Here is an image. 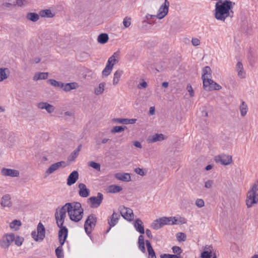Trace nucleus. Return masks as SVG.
I'll use <instances>...</instances> for the list:
<instances>
[{
    "label": "nucleus",
    "instance_id": "nucleus-1",
    "mask_svg": "<svg viewBox=\"0 0 258 258\" xmlns=\"http://www.w3.org/2000/svg\"><path fill=\"white\" fill-rule=\"evenodd\" d=\"M235 3L230 0H220L215 5L213 10L214 18L218 21L225 23L226 20L233 17V8Z\"/></svg>",
    "mask_w": 258,
    "mask_h": 258
},
{
    "label": "nucleus",
    "instance_id": "nucleus-2",
    "mask_svg": "<svg viewBox=\"0 0 258 258\" xmlns=\"http://www.w3.org/2000/svg\"><path fill=\"white\" fill-rule=\"evenodd\" d=\"M68 213V206L67 203L60 208H57L55 213V218L57 226L60 228L58 232V237L60 245L62 246L68 236V229L63 226L64 219Z\"/></svg>",
    "mask_w": 258,
    "mask_h": 258
},
{
    "label": "nucleus",
    "instance_id": "nucleus-3",
    "mask_svg": "<svg viewBox=\"0 0 258 258\" xmlns=\"http://www.w3.org/2000/svg\"><path fill=\"white\" fill-rule=\"evenodd\" d=\"M202 72V79L203 87L205 90L211 91L221 89V86L212 80V71L209 67H204Z\"/></svg>",
    "mask_w": 258,
    "mask_h": 258
},
{
    "label": "nucleus",
    "instance_id": "nucleus-4",
    "mask_svg": "<svg viewBox=\"0 0 258 258\" xmlns=\"http://www.w3.org/2000/svg\"><path fill=\"white\" fill-rule=\"evenodd\" d=\"M68 214L71 220L77 222L83 218L84 210L80 203H68Z\"/></svg>",
    "mask_w": 258,
    "mask_h": 258
},
{
    "label": "nucleus",
    "instance_id": "nucleus-5",
    "mask_svg": "<svg viewBox=\"0 0 258 258\" xmlns=\"http://www.w3.org/2000/svg\"><path fill=\"white\" fill-rule=\"evenodd\" d=\"M245 203L248 208L258 203V181H255L248 191Z\"/></svg>",
    "mask_w": 258,
    "mask_h": 258
},
{
    "label": "nucleus",
    "instance_id": "nucleus-6",
    "mask_svg": "<svg viewBox=\"0 0 258 258\" xmlns=\"http://www.w3.org/2000/svg\"><path fill=\"white\" fill-rule=\"evenodd\" d=\"M32 237L35 241H41L45 237V229L41 222H39L37 227V232L33 231L31 233Z\"/></svg>",
    "mask_w": 258,
    "mask_h": 258
},
{
    "label": "nucleus",
    "instance_id": "nucleus-7",
    "mask_svg": "<svg viewBox=\"0 0 258 258\" xmlns=\"http://www.w3.org/2000/svg\"><path fill=\"white\" fill-rule=\"evenodd\" d=\"M15 239V235L13 233L5 234L0 238V246L3 249H8Z\"/></svg>",
    "mask_w": 258,
    "mask_h": 258
},
{
    "label": "nucleus",
    "instance_id": "nucleus-8",
    "mask_svg": "<svg viewBox=\"0 0 258 258\" xmlns=\"http://www.w3.org/2000/svg\"><path fill=\"white\" fill-rule=\"evenodd\" d=\"M97 218L94 215H89L85 221L84 228L86 232L89 234L96 225Z\"/></svg>",
    "mask_w": 258,
    "mask_h": 258
},
{
    "label": "nucleus",
    "instance_id": "nucleus-9",
    "mask_svg": "<svg viewBox=\"0 0 258 258\" xmlns=\"http://www.w3.org/2000/svg\"><path fill=\"white\" fill-rule=\"evenodd\" d=\"M103 199V195L98 192L97 197H91L87 200V203L92 208H97L101 204Z\"/></svg>",
    "mask_w": 258,
    "mask_h": 258
},
{
    "label": "nucleus",
    "instance_id": "nucleus-10",
    "mask_svg": "<svg viewBox=\"0 0 258 258\" xmlns=\"http://www.w3.org/2000/svg\"><path fill=\"white\" fill-rule=\"evenodd\" d=\"M169 2L167 0H165L164 3L158 9L157 18L161 20L163 19L168 13Z\"/></svg>",
    "mask_w": 258,
    "mask_h": 258
},
{
    "label": "nucleus",
    "instance_id": "nucleus-11",
    "mask_svg": "<svg viewBox=\"0 0 258 258\" xmlns=\"http://www.w3.org/2000/svg\"><path fill=\"white\" fill-rule=\"evenodd\" d=\"M214 160L217 163H220L223 165H228L232 162V157L231 155L223 154L216 156Z\"/></svg>",
    "mask_w": 258,
    "mask_h": 258
},
{
    "label": "nucleus",
    "instance_id": "nucleus-12",
    "mask_svg": "<svg viewBox=\"0 0 258 258\" xmlns=\"http://www.w3.org/2000/svg\"><path fill=\"white\" fill-rule=\"evenodd\" d=\"M120 213L121 216L127 221H131L134 219L133 211L130 208L121 207H120Z\"/></svg>",
    "mask_w": 258,
    "mask_h": 258
},
{
    "label": "nucleus",
    "instance_id": "nucleus-13",
    "mask_svg": "<svg viewBox=\"0 0 258 258\" xmlns=\"http://www.w3.org/2000/svg\"><path fill=\"white\" fill-rule=\"evenodd\" d=\"M67 166L66 162L60 161L52 164L45 171L46 176H48L60 167L64 168Z\"/></svg>",
    "mask_w": 258,
    "mask_h": 258
},
{
    "label": "nucleus",
    "instance_id": "nucleus-14",
    "mask_svg": "<svg viewBox=\"0 0 258 258\" xmlns=\"http://www.w3.org/2000/svg\"><path fill=\"white\" fill-rule=\"evenodd\" d=\"M202 258H216V253L213 252L212 246L207 245L204 248V251L201 254Z\"/></svg>",
    "mask_w": 258,
    "mask_h": 258
},
{
    "label": "nucleus",
    "instance_id": "nucleus-15",
    "mask_svg": "<svg viewBox=\"0 0 258 258\" xmlns=\"http://www.w3.org/2000/svg\"><path fill=\"white\" fill-rule=\"evenodd\" d=\"M1 174L5 176L18 177L19 171L17 170L3 168L1 171Z\"/></svg>",
    "mask_w": 258,
    "mask_h": 258
},
{
    "label": "nucleus",
    "instance_id": "nucleus-16",
    "mask_svg": "<svg viewBox=\"0 0 258 258\" xmlns=\"http://www.w3.org/2000/svg\"><path fill=\"white\" fill-rule=\"evenodd\" d=\"M166 139L164 135L162 134H155L152 136H149L147 139V142L149 144H152L158 141H162Z\"/></svg>",
    "mask_w": 258,
    "mask_h": 258
},
{
    "label": "nucleus",
    "instance_id": "nucleus-17",
    "mask_svg": "<svg viewBox=\"0 0 258 258\" xmlns=\"http://www.w3.org/2000/svg\"><path fill=\"white\" fill-rule=\"evenodd\" d=\"M37 107L40 109H45L49 113L53 112L55 110L54 106L47 102H39L37 104Z\"/></svg>",
    "mask_w": 258,
    "mask_h": 258
},
{
    "label": "nucleus",
    "instance_id": "nucleus-18",
    "mask_svg": "<svg viewBox=\"0 0 258 258\" xmlns=\"http://www.w3.org/2000/svg\"><path fill=\"white\" fill-rule=\"evenodd\" d=\"M120 51L115 52L108 59L107 65L113 68L114 65L118 62Z\"/></svg>",
    "mask_w": 258,
    "mask_h": 258
},
{
    "label": "nucleus",
    "instance_id": "nucleus-19",
    "mask_svg": "<svg viewBox=\"0 0 258 258\" xmlns=\"http://www.w3.org/2000/svg\"><path fill=\"white\" fill-rule=\"evenodd\" d=\"M159 219L162 227L165 225L176 224L177 219L174 217H163Z\"/></svg>",
    "mask_w": 258,
    "mask_h": 258
},
{
    "label": "nucleus",
    "instance_id": "nucleus-20",
    "mask_svg": "<svg viewBox=\"0 0 258 258\" xmlns=\"http://www.w3.org/2000/svg\"><path fill=\"white\" fill-rule=\"evenodd\" d=\"M79 188V196L82 198H87L90 195V190L87 188L86 185L83 183H79L78 185Z\"/></svg>",
    "mask_w": 258,
    "mask_h": 258
},
{
    "label": "nucleus",
    "instance_id": "nucleus-21",
    "mask_svg": "<svg viewBox=\"0 0 258 258\" xmlns=\"http://www.w3.org/2000/svg\"><path fill=\"white\" fill-rule=\"evenodd\" d=\"M79 173L77 171H73L71 173L67 178V183L68 185L71 186L75 183L79 178Z\"/></svg>",
    "mask_w": 258,
    "mask_h": 258
},
{
    "label": "nucleus",
    "instance_id": "nucleus-22",
    "mask_svg": "<svg viewBox=\"0 0 258 258\" xmlns=\"http://www.w3.org/2000/svg\"><path fill=\"white\" fill-rule=\"evenodd\" d=\"M12 203L11 201V197L9 194H6L4 195L1 201V205L3 207H11Z\"/></svg>",
    "mask_w": 258,
    "mask_h": 258
},
{
    "label": "nucleus",
    "instance_id": "nucleus-23",
    "mask_svg": "<svg viewBox=\"0 0 258 258\" xmlns=\"http://www.w3.org/2000/svg\"><path fill=\"white\" fill-rule=\"evenodd\" d=\"M79 85L76 82H71L68 83H63L61 88L65 92H69L72 90L77 89L79 88Z\"/></svg>",
    "mask_w": 258,
    "mask_h": 258
},
{
    "label": "nucleus",
    "instance_id": "nucleus-24",
    "mask_svg": "<svg viewBox=\"0 0 258 258\" xmlns=\"http://www.w3.org/2000/svg\"><path fill=\"white\" fill-rule=\"evenodd\" d=\"M115 177L120 181L129 182L131 180L130 174L127 173H117L114 175Z\"/></svg>",
    "mask_w": 258,
    "mask_h": 258
},
{
    "label": "nucleus",
    "instance_id": "nucleus-25",
    "mask_svg": "<svg viewBox=\"0 0 258 258\" xmlns=\"http://www.w3.org/2000/svg\"><path fill=\"white\" fill-rule=\"evenodd\" d=\"M134 226L136 230L142 235L145 233L143 223L141 220L140 219H136L134 223Z\"/></svg>",
    "mask_w": 258,
    "mask_h": 258
},
{
    "label": "nucleus",
    "instance_id": "nucleus-26",
    "mask_svg": "<svg viewBox=\"0 0 258 258\" xmlns=\"http://www.w3.org/2000/svg\"><path fill=\"white\" fill-rule=\"evenodd\" d=\"M119 217L120 215L119 214L114 212L113 213L110 220H108V224L109 225L110 227L109 229L107 231V232L110 230L112 227L115 225V224L118 222V220L119 219Z\"/></svg>",
    "mask_w": 258,
    "mask_h": 258
},
{
    "label": "nucleus",
    "instance_id": "nucleus-27",
    "mask_svg": "<svg viewBox=\"0 0 258 258\" xmlns=\"http://www.w3.org/2000/svg\"><path fill=\"white\" fill-rule=\"evenodd\" d=\"M122 188L119 185L112 184L108 186L106 189V191L108 193L115 194L120 192Z\"/></svg>",
    "mask_w": 258,
    "mask_h": 258
},
{
    "label": "nucleus",
    "instance_id": "nucleus-28",
    "mask_svg": "<svg viewBox=\"0 0 258 258\" xmlns=\"http://www.w3.org/2000/svg\"><path fill=\"white\" fill-rule=\"evenodd\" d=\"M48 77V73L45 72H39L35 74L33 80L34 81H37L41 80H45Z\"/></svg>",
    "mask_w": 258,
    "mask_h": 258
},
{
    "label": "nucleus",
    "instance_id": "nucleus-29",
    "mask_svg": "<svg viewBox=\"0 0 258 258\" xmlns=\"http://www.w3.org/2000/svg\"><path fill=\"white\" fill-rule=\"evenodd\" d=\"M10 74L8 68H0V82L8 79Z\"/></svg>",
    "mask_w": 258,
    "mask_h": 258
},
{
    "label": "nucleus",
    "instance_id": "nucleus-30",
    "mask_svg": "<svg viewBox=\"0 0 258 258\" xmlns=\"http://www.w3.org/2000/svg\"><path fill=\"white\" fill-rule=\"evenodd\" d=\"M105 86L106 83L105 82L99 83L98 86L95 88L94 93L97 96L102 94L105 90Z\"/></svg>",
    "mask_w": 258,
    "mask_h": 258
},
{
    "label": "nucleus",
    "instance_id": "nucleus-31",
    "mask_svg": "<svg viewBox=\"0 0 258 258\" xmlns=\"http://www.w3.org/2000/svg\"><path fill=\"white\" fill-rule=\"evenodd\" d=\"M123 73L122 70H118L114 73L112 82L113 85L115 86L119 83Z\"/></svg>",
    "mask_w": 258,
    "mask_h": 258
},
{
    "label": "nucleus",
    "instance_id": "nucleus-32",
    "mask_svg": "<svg viewBox=\"0 0 258 258\" xmlns=\"http://www.w3.org/2000/svg\"><path fill=\"white\" fill-rule=\"evenodd\" d=\"M236 71L238 73V76L240 78H244L245 77V72L243 71V65L240 61L237 63Z\"/></svg>",
    "mask_w": 258,
    "mask_h": 258
},
{
    "label": "nucleus",
    "instance_id": "nucleus-33",
    "mask_svg": "<svg viewBox=\"0 0 258 258\" xmlns=\"http://www.w3.org/2000/svg\"><path fill=\"white\" fill-rule=\"evenodd\" d=\"M40 16L36 13L30 12L26 15V18L27 20L31 21L33 22H36L39 19Z\"/></svg>",
    "mask_w": 258,
    "mask_h": 258
},
{
    "label": "nucleus",
    "instance_id": "nucleus-34",
    "mask_svg": "<svg viewBox=\"0 0 258 258\" xmlns=\"http://www.w3.org/2000/svg\"><path fill=\"white\" fill-rule=\"evenodd\" d=\"M39 15L43 18H53L55 14L49 9L41 10L39 12Z\"/></svg>",
    "mask_w": 258,
    "mask_h": 258
},
{
    "label": "nucleus",
    "instance_id": "nucleus-35",
    "mask_svg": "<svg viewBox=\"0 0 258 258\" xmlns=\"http://www.w3.org/2000/svg\"><path fill=\"white\" fill-rule=\"evenodd\" d=\"M146 244L149 254L148 258H156L155 253L149 241L147 240L146 241Z\"/></svg>",
    "mask_w": 258,
    "mask_h": 258
},
{
    "label": "nucleus",
    "instance_id": "nucleus-36",
    "mask_svg": "<svg viewBox=\"0 0 258 258\" xmlns=\"http://www.w3.org/2000/svg\"><path fill=\"white\" fill-rule=\"evenodd\" d=\"M109 37L107 34L102 33L100 34L97 38V41L100 44H105L108 40Z\"/></svg>",
    "mask_w": 258,
    "mask_h": 258
},
{
    "label": "nucleus",
    "instance_id": "nucleus-37",
    "mask_svg": "<svg viewBox=\"0 0 258 258\" xmlns=\"http://www.w3.org/2000/svg\"><path fill=\"white\" fill-rule=\"evenodd\" d=\"M138 245L139 248L143 252H145L146 251L145 247L144 237L142 235H140L138 238Z\"/></svg>",
    "mask_w": 258,
    "mask_h": 258
},
{
    "label": "nucleus",
    "instance_id": "nucleus-38",
    "mask_svg": "<svg viewBox=\"0 0 258 258\" xmlns=\"http://www.w3.org/2000/svg\"><path fill=\"white\" fill-rule=\"evenodd\" d=\"M239 109L241 115L242 116H244L246 114L248 110L247 105L244 101H242L241 102L239 106Z\"/></svg>",
    "mask_w": 258,
    "mask_h": 258
},
{
    "label": "nucleus",
    "instance_id": "nucleus-39",
    "mask_svg": "<svg viewBox=\"0 0 258 258\" xmlns=\"http://www.w3.org/2000/svg\"><path fill=\"white\" fill-rule=\"evenodd\" d=\"M47 82L53 87L59 88H61L63 84V83L57 81L54 79H49L47 81Z\"/></svg>",
    "mask_w": 258,
    "mask_h": 258
},
{
    "label": "nucleus",
    "instance_id": "nucleus-40",
    "mask_svg": "<svg viewBox=\"0 0 258 258\" xmlns=\"http://www.w3.org/2000/svg\"><path fill=\"white\" fill-rule=\"evenodd\" d=\"M15 7H25L28 4L27 0H14Z\"/></svg>",
    "mask_w": 258,
    "mask_h": 258
},
{
    "label": "nucleus",
    "instance_id": "nucleus-41",
    "mask_svg": "<svg viewBox=\"0 0 258 258\" xmlns=\"http://www.w3.org/2000/svg\"><path fill=\"white\" fill-rule=\"evenodd\" d=\"M162 227L159 219L154 220L151 225V227L154 230H158Z\"/></svg>",
    "mask_w": 258,
    "mask_h": 258
},
{
    "label": "nucleus",
    "instance_id": "nucleus-42",
    "mask_svg": "<svg viewBox=\"0 0 258 258\" xmlns=\"http://www.w3.org/2000/svg\"><path fill=\"white\" fill-rule=\"evenodd\" d=\"M126 128V126L122 127L121 126H114L111 130L112 134H115L117 133H121L124 131Z\"/></svg>",
    "mask_w": 258,
    "mask_h": 258
},
{
    "label": "nucleus",
    "instance_id": "nucleus-43",
    "mask_svg": "<svg viewBox=\"0 0 258 258\" xmlns=\"http://www.w3.org/2000/svg\"><path fill=\"white\" fill-rule=\"evenodd\" d=\"M21 225V223L20 221L15 220L10 224V227L11 229L17 230Z\"/></svg>",
    "mask_w": 258,
    "mask_h": 258
},
{
    "label": "nucleus",
    "instance_id": "nucleus-44",
    "mask_svg": "<svg viewBox=\"0 0 258 258\" xmlns=\"http://www.w3.org/2000/svg\"><path fill=\"white\" fill-rule=\"evenodd\" d=\"M112 69V68L106 64L105 68L102 71V75L105 77L108 76L111 73Z\"/></svg>",
    "mask_w": 258,
    "mask_h": 258
},
{
    "label": "nucleus",
    "instance_id": "nucleus-45",
    "mask_svg": "<svg viewBox=\"0 0 258 258\" xmlns=\"http://www.w3.org/2000/svg\"><path fill=\"white\" fill-rule=\"evenodd\" d=\"M176 238L178 241H185L186 240V236L184 233L179 232L176 234Z\"/></svg>",
    "mask_w": 258,
    "mask_h": 258
},
{
    "label": "nucleus",
    "instance_id": "nucleus-46",
    "mask_svg": "<svg viewBox=\"0 0 258 258\" xmlns=\"http://www.w3.org/2000/svg\"><path fill=\"white\" fill-rule=\"evenodd\" d=\"M14 0H9V2H6L2 4V7L7 8H10L15 7Z\"/></svg>",
    "mask_w": 258,
    "mask_h": 258
},
{
    "label": "nucleus",
    "instance_id": "nucleus-47",
    "mask_svg": "<svg viewBox=\"0 0 258 258\" xmlns=\"http://www.w3.org/2000/svg\"><path fill=\"white\" fill-rule=\"evenodd\" d=\"M112 120L115 123L127 124V118H114Z\"/></svg>",
    "mask_w": 258,
    "mask_h": 258
},
{
    "label": "nucleus",
    "instance_id": "nucleus-48",
    "mask_svg": "<svg viewBox=\"0 0 258 258\" xmlns=\"http://www.w3.org/2000/svg\"><path fill=\"white\" fill-rule=\"evenodd\" d=\"M89 165L92 168L97 170L98 171H100V164L94 161L89 162Z\"/></svg>",
    "mask_w": 258,
    "mask_h": 258
},
{
    "label": "nucleus",
    "instance_id": "nucleus-49",
    "mask_svg": "<svg viewBox=\"0 0 258 258\" xmlns=\"http://www.w3.org/2000/svg\"><path fill=\"white\" fill-rule=\"evenodd\" d=\"M131 24V18L130 17H125L123 20V25L125 28L130 26Z\"/></svg>",
    "mask_w": 258,
    "mask_h": 258
},
{
    "label": "nucleus",
    "instance_id": "nucleus-50",
    "mask_svg": "<svg viewBox=\"0 0 258 258\" xmlns=\"http://www.w3.org/2000/svg\"><path fill=\"white\" fill-rule=\"evenodd\" d=\"M79 153L76 152V151H74L68 157V161H69L70 162L74 161L77 158V157L79 155Z\"/></svg>",
    "mask_w": 258,
    "mask_h": 258
},
{
    "label": "nucleus",
    "instance_id": "nucleus-51",
    "mask_svg": "<svg viewBox=\"0 0 258 258\" xmlns=\"http://www.w3.org/2000/svg\"><path fill=\"white\" fill-rule=\"evenodd\" d=\"M14 241H15V243L16 245L20 246L22 244L24 239L20 236H17L16 238L15 237Z\"/></svg>",
    "mask_w": 258,
    "mask_h": 258
},
{
    "label": "nucleus",
    "instance_id": "nucleus-52",
    "mask_svg": "<svg viewBox=\"0 0 258 258\" xmlns=\"http://www.w3.org/2000/svg\"><path fill=\"white\" fill-rule=\"evenodd\" d=\"M55 254L57 258L63 257L62 249L61 247H58L55 249Z\"/></svg>",
    "mask_w": 258,
    "mask_h": 258
},
{
    "label": "nucleus",
    "instance_id": "nucleus-53",
    "mask_svg": "<svg viewBox=\"0 0 258 258\" xmlns=\"http://www.w3.org/2000/svg\"><path fill=\"white\" fill-rule=\"evenodd\" d=\"M135 172L138 175L144 176L146 173V171L140 168H136L135 169Z\"/></svg>",
    "mask_w": 258,
    "mask_h": 258
},
{
    "label": "nucleus",
    "instance_id": "nucleus-54",
    "mask_svg": "<svg viewBox=\"0 0 258 258\" xmlns=\"http://www.w3.org/2000/svg\"><path fill=\"white\" fill-rule=\"evenodd\" d=\"M196 205L199 208H202L205 205V202L203 199H198L196 201Z\"/></svg>",
    "mask_w": 258,
    "mask_h": 258
},
{
    "label": "nucleus",
    "instance_id": "nucleus-55",
    "mask_svg": "<svg viewBox=\"0 0 258 258\" xmlns=\"http://www.w3.org/2000/svg\"><path fill=\"white\" fill-rule=\"evenodd\" d=\"M214 184V181L212 180H208L205 183V187L208 189H210L212 187Z\"/></svg>",
    "mask_w": 258,
    "mask_h": 258
},
{
    "label": "nucleus",
    "instance_id": "nucleus-56",
    "mask_svg": "<svg viewBox=\"0 0 258 258\" xmlns=\"http://www.w3.org/2000/svg\"><path fill=\"white\" fill-rule=\"evenodd\" d=\"M191 44L194 46H198L200 45V40L197 38H192L191 39Z\"/></svg>",
    "mask_w": 258,
    "mask_h": 258
},
{
    "label": "nucleus",
    "instance_id": "nucleus-57",
    "mask_svg": "<svg viewBox=\"0 0 258 258\" xmlns=\"http://www.w3.org/2000/svg\"><path fill=\"white\" fill-rule=\"evenodd\" d=\"M172 249L173 252L174 253L179 254L181 253V251H182L181 249L179 246H173Z\"/></svg>",
    "mask_w": 258,
    "mask_h": 258
},
{
    "label": "nucleus",
    "instance_id": "nucleus-58",
    "mask_svg": "<svg viewBox=\"0 0 258 258\" xmlns=\"http://www.w3.org/2000/svg\"><path fill=\"white\" fill-rule=\"evenodd\" d=\"M186 89L189 92L190 96L191 97H194L195 93L192 86L190 85H188L186 87Z\"/></svg>",
    "mask_w": 258,
    "mask_h": 258
},
{
    "label": "nucleus",
    "instance_id": "nucleus-59",
    "mask_svg": "<svg viewBox=\"0 0 258 258\" xmlns=\"http://www.w3.org/2000/svg\"><path fill=\"white\" fill-rule=\"evenodd\" d=\"M148 86V84L147 83V82H145V81H143L141 83H140V84L138 85V88L139 89H145V88H146Z\"/></svg>",
    "mask_w": 258,
    "mask_h": 258
},
{
    "label": "nucleus",
    "instance_id": "nucleus-60",
    "mask_svg": "<svg viewBox=\"0 0 258 258\" xmlns=\"http://www.w3.org/2000/svg\"><path fill=\"white\" fill-rule=\"evenodd\" d=\"M155 18H157L156 15H150V14H147L146 15L145 19L147 21H149L150 20H152V19H154Z\"/></svg>",
    "mask_w": 258,
    "mask_h": 258
},
{
    "label": "nucleus",
    "instance_id": "nucleus-61",
    "mask_svg": "<svg viewBox=\"0 0 258 258\" xmlns=\"http://www.w3.org/2000/svg\"><path fill=\"white\" fill-rule=\"evenodd\" d=\"M186 223V220L183 217H180L177 219L176 224H185Z\"/></svg>",
    "mask_w": 258,
    "mask_h": 258
},
{
    "label": "nucleus",
    "instance_id": "nucleus-62",
    "mask_svg": "<svg viewBox=\"0 0 258 258\" xmlns=\"http://www.w3.org/2000/svg\"><path fill=\"white\" fill-rule=\"evenodd\" d=\"M176 254H164L161 256V258H176Z\"/></svg>",
    "mask_w": 258,
    "mask_h": 258
},
{
    "label": "nucleus",
    "instance_id": "nucleus-63",
    "mask_svg": "<svg viewBox=\"0 0 258 258\" xmlns=\"http://www.w3.org/2000/svg\"><path fill=\"white\" fill-rule=\"evenodd\" d=\"M136 121H137V119H135V118H132V119L127 118V124H134V123H136Z\"/></svg>",
    "mask_w": 258,
    "mask_h": 258
},
{
    "label": "nucleus",
    "instance_id": "nucleus-64",
    "mask_svg": "<svg viewBox=\"0 0 258 258\" xmlns=\"http://www.w3.org/2000/svg\"><path fill=\"white\" fill-rule=\"evenodd\" d=\"M134 146L139 148H142V146L140 142L138 141H135L134 143Z\"/></svg>",
    "mask_w": 258,
    "mask_h": 258
}]
</instances>
